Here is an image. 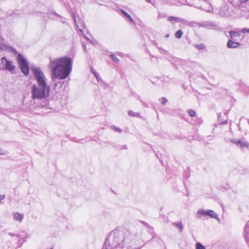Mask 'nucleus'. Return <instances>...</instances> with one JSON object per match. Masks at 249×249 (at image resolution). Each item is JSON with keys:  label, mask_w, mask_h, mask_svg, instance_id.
Instances as JSON below:
<instances>
[{"label": "nucleus", "mask_w": 249, "mask_h": 249, "mask_svg": "<svg viewBox=\"0 0 249 249\" xmlns=\"http://www.w3.org/2000/svg\"><path fill=\"white\" fill-rule=\"evenodd\" d=\"M136 235L126 230L116 229L106 239L102 249H138Z\"/></svg>", "instance_id": "nucleus-1"}, {"label": "nucleus", "mask_w": 249, "mask_h": 249, "mask_svg": "<svg viewBox=\"0 0 249 249\" xmlns=\"http://www.w3.org/2000/svg\"><path fill=\"white\" fill-rule=\"evenodd\" d=\"M72 62L71 58L60 57L51 60L49 67L51 71V77L53 80L56 78L63 80L66 78L72 70Z\"/></svg>", "instance_id": "nucleus-2"}, {"label": "nucleus", "mask_w": 249, "mask_h": 249, "mask_svg": "<svg viewBox=\"0 0 249 249\" xmlns=\"http://www.w3.org/2000/svg\"><path fill=\"white\" fill-rule=\"evenodd\" d=\"M39 86V88H37L35 85H34L33 87L32 97L34 99L43 98L49 94V89L48 88H46V84Z\"/></svg>", "instance_id": "nucleus-3"}, {"label": "nucleus", "mask_w": 249, "mask_h": 249, "mask_svg": "<svg viewBox=\"0 0 249 249\" xmlns=\"http://www.w3.org/2000/svg\"><path fill=\"white\" fill-rule=\"evenodd\" d=\"M17 59L21 71L25 75H29L30 70L29 64L26 59L20 54L18 55Z\"/></svg>", "instance_id": "nucleus-4"}, {"label": "nucleus", "mask_w": 249, "mask_h": 249, "mask_svg": "<svg viewBox=\"0 0 249 249\" xmlns=\"http://www.w3.org/2000/svg\"><path fill=\"white\" fill-rule=\"evenodd\" d=\"M201 216L205 217L209 216L211 218H213L219 220L217 214L213 210H204L203 209L199 210L196 213V217L200 218Z\"/></svg>", "instance_id": "nucleus-5"}, {"label": "nucleus", "mask_w": 249, "mask_h": 249, "mask_svg": "<svg viewBox=\"0 0 249 249\" xmlns=\"http://www.w3.org/2000/svg\"><path fill=\"white\" fill-rule=\"evenodd\" d=\"M1 61L5 70L12 71L15 69V66L13 63L7 59L5 57H2Z\"/></svg>", "instance_id": "nucleus-6"}, {"label": "nucleus", "mask_w": 249, "mask_h": 249, "mask_svg": "<svg viewBox=\"0 0 249 249\" xmlns=\"http://www.w3.org/2000/svg\"><path fill=\"white\" fill-rule=\"evenodd\" d=\"M34 72L39 85L46 84L43 73L40 70L37 69L34 70Z\"/></svg>", "instance_id": "nucleus-7"}, {"label": "nucleus", "mask_w": 249, "mask_h": 249, "mask_svg": "<svg viewBox=\"0 0 249 249\" xmlns=\"http://www.w3.org/2000/svg\"><path fill=\"white\" fill-rule=\"evenodd\" d=\"M243 235L247 244L249 246V221L245 225Z\"/></svg>", "instance_id": "nucleus-8"}, {"label": "nucleus", "mask_w": 249, "mask_h": 249, "mask_svg": "<svg viewBox=\"0 0 249 249\" xmlns=\"http://www.w3.org/2000/svg\"><path fill=\"white\" fill-rule=\"evenodd\" d=\"M240 44L239 42H235L231 40H229L227 43V47L229 48H236L240 46Z\"/></svg>", "instance_id": "nucleus-9"}, {"label": "nucleus", "mask_w": 249, "mask_h": 249, "mask_svg": "<svg viewBox=\"0 0 249 249\" xmlns=\"http://www.w3.org/2000/svg\"><path fill=\"white\" fill-rule=\"evenodd\" d=\"M14 218L15 220L21 222L23 218V215L19 213H14Z\"/></svg>", "instance_id": "nucleus-10"}, {"label": "nucleus", "mask_w": 249, "mask_h": 249, "mask_svg": "<svg viewBox=\"0 0 249 249\" xmlns=\"http://www.w3.org/2000/svg\"><path fill=\"white\" fill-rule=\"evenodd\" d=\"M128 114L129 116H132V117H138V118L141 117V115L139 113L135 112L132 110H130L128 111Z\"/></svg>", "instance_id": "nucleus-11"}, {"label": "nucleus", "mask_w": 249, "mask_h": 249, "mask_svg": "<svg viewBox=\"0 0 249 249\" xmlns=\"http://www.w3.org/2000/svg\"><path fill=\"white\" fill-rule=\"evenodd\" d=\"M121 12L123 14V15H124L125 17H126V18H127L129 19V21L131 22H132V23L134 22L133 19L131 17V16L128 13H127L124 10L121 9Z\"/></svg>", "instance_id": "nucleus-12"}, {"label": "nucleus", "mask_w": 249, "mask_h": 249, "mask_svg": "<svg viewBox=\"0 0 249 249\" xmlns=\"http://www.w3.org/2000/svg\"><path fill=\"white\" fill-rule=\"evenodd\" d=\"M173 225L177 227V228H178L179 230V231L181 232L182 231V229H183V226H182V225L181 224V222H175V223H173Z\"/></svg>", "instance_id": "nucleus-13"}, {"label": "nucleus", "mask_w": 249, "mask_h": 249, "mask_svg": "<svg viewBox=\"0 0 249 249\" xmlns=\"http://www.w3.org/2000/svg\"><path fill=\"white\" fill-rule=\"evenodd\" d=\"M229 34L231 38H233L234 37H239L240 36L239 33L234 31H230Z\"/></svg>", "instance_id": "nucleus-14"}, {"label": "nucleus", "mask_w": 249, "mask_h": 249, "mask_svg": "<svg viewBox=\"0 0 249 249\" xmlns=\"http://www.w3.org/2000/svg\"><path fill=\"white\" fill-rule=\"evenodd\" d=\"M196 249H206L205 247L199 242H197L196 243Z\"/></svg>", "instance_id": "nucleus-15"}, {"label": "nucleus", "mask_w": 249, "mask_h": 249, "mask_svg": "<svg viewBox=\"0 0 249 249\" xmlns=\"http://www.w3.org/2000/svg\"><path fill=\"white\" fill-rule=\"evenodd\" d=\"M183 35V33L181 30H179L175 33V36L177 38H180Z\"/></svg>", "instance_id": "nucleus-16"}, {"label": "nucleus", "mask_w": 249, "mask_h": 249, "mask_svg": "<svg viewBox=\"0 0 249 249\" xmlns=\"http://www.w3.org/2000/svg\"><path fill=\"white\" fill-rule=\"evenodd\" d=\"M168 20L172 22V21H178V18L175 17H169L168 18Z\"/></svg>", "instance_id": "nucleus-17"}, {"label": "nucleus", "mask_w": 249, "mask_h": 249, "mask_svg": "<svg viewBox=\"0 0 249 249\" xmlns=\"http://www.w3.org/2000/svg\"><path fill=\"white\" fill-rule=\"evenodd\" d=\"M187 112L191 117H194L196 115L194 110H187Z\"/></svg>", "instance_id": "nucleus-18"}, {"label": "nucleus", "mask_w": 249, "mask_h": 249, "mask_svg": "<svg viewBox=\"0 0 249 249\" xmlns=\"http://www.w3.org/2000/svg\"><path fill=\"white\" fill-rule=\"evenodd\" d=\"M234 143L236 144H239L241 146V147H243L245 146V144L243 143L241 141L238 140L237 141H233V142Z\"/></svg>", "instance_id": "nucleus-19"}, {"label": "nucleus", "mask_w": 249, "mask_h": 249, "mask_svg": "<svg viewBox=\"0 0 249 249\" xmlns=\"http://www.w3.org/2000/svg\"><path fill=\"white\" fill-rule=\"evenodd\" d=\"M110 57L115 62H118L119 61V60L118 59L116 56L114 54H110Z\"/></svg>", "instance_id": "nucleus-20"}, {"label": "nucleus", "mask_w": 249, "mask_h": 249, "mask_svg": "<svg viewBox=\"0 0 249 249\" xmlns=\"http://www.w3.org/2000/svg\"><path fill=\"white\" fill-rule=\"evenodd\" d=\"M112 127H113V129L114 130H115L116 131H118L119 133H121L122 132V130L121 128H118V127H117L116 126H113Z\"/></svg>", "instance_id": "nucleus-21"}, {"label": "nucleus", "mask_w": 249, "mask_h": 249, "mask_svg": "<svg viewBox=\"0 0 249 249\" xmlns=\"http://www.w3.org/2000/svg\"><path fill=\"white\" fill-rule=\"evenodd\" d=\"M161 100H162L161 101V103L163 105H165L167 103V102H168L167 100L166 99H165V98H162L161 99Z\"/></svg>", "instance_id": "nucleus-22"}, {"label": "nucleus", "mask_w": 249, "mask_h": 249, "mask_svg": "<svg viewBox=\"0 0 249 249\" xmlns=\"http://www.w3.org/2000/svg\"><path fill=\"white\" fill-rule=\"evenodd\" d=\"M5 198L4 195L0 194V202L3 200Z\"/></svg>", "instance_id": "nucleus-23"}, {"label": "nucleus", "mask_w": 249, "mask_h": 249, "mask_svg": "<svg viewBox=\"0 0 249 249\" xmlns=\"http://www.w3.org/2000/svg\"><path fill=\"white\" fill-rule=\"evenodd\" d=\"M6 154V152L4 151L3 150L0 149V155H4Z\"/></svg>", "instance_id": "nucleus-24"}, {"label": "nucleus", "mask_w": 249, "mask_h": 249, "mask_svg": "<svg viewBox=\"0 0 249 249\" xmlns=\"http://www.w3.org/2000/svg\"><path fill=\"white\" fill-rule=\"evenodd\" d=\"M0 113H1V114H6L7 115L6 113L5 112V111H8V110H0Z\"/></svg>", "instance_id": "nucleus-25"}, {"label": "nucleus", "mask_w": 249, "mask_h": 249, "mask_svg": "<svg viewBox=\"0 0 249 249\" xmlns=\"http://www.w3.org/2000/svg\"><path fill=\"white\" fill-rule=\"evenodd\" d=\"M9 235H11V236H16L17 237H19V235L18 234H16L15 233H8Z\"/></svg>", "instance_id": "nucleus-26"}, {"label": "nucleus", "mask_w": 249, "mask_h": 249, "mask_svg": "<svg viewBox=\"0 0 249 249\" xmlns=\"http://www.w3.org/2000/svg\"><path fill=\"white\" fill-rule=\"evenodd\" d=\"M242 32L243 33H245V32L249 33V29H243V30H242Z\"/></svg>", "instance_id": "nucleus-27"}, {"label": "nucleus", "mask_w": 249, "mask_h": 249, "mask_svg": "<svg viewBox=\"0 0 249 249\" xmlns=\"http://www.w3.org/2000/svg\"><path fill=\"white\" fill-rule=\"evenodd\" d=\"M92 71V72L93 73H94V75L95 76V77H96V78H97V74L96 72L94 70H92V71Z\"/></svg>", "instance_id": "nucleus-28"}, {"label": "nucleus", "mask_w": 249, "mask_h": 249, "mask_svg": "<svg viewBox=\"0 0 249 249\" xmlns=\"http://www.w3.org/2000/svg\"><path fill=\"white\" fill-rule=\"evenodd\" d=\"M199 49H203V45H197V47Z\"/></svg>", "instance_id": "nucleus-29"}, {"label": "nucleus", "mask_w": 249, "mask_h": 249, "mask_svg": "<svg viewBox=\"0 0 249 249\" xmlns=\"http://www.w3.org/2000/svg\"><path fill=\"white\" fill-rule=\"evenodd\" d=\"M249 0H240V1L242 3H244V2H247V1H248Z\"/></svg>", "instance_id": "nucleus-30"}, {"label": "nucleus", "mask_w": 249, "mask_h": 249, "mask_svg": "<svg viewBox=\"0 0 249 249\" xmlns=\"http://www.w3.org/2000/svg\"><path fill=\"white\" fill-rule=\"evenodd\" d=\"M124 148H125V149H127V147L125 146H124Z\"/></svg>", "instance_id": "nucleus-31"}, {"label": "nucleus", "mask_w": 249, "mask_h": 249, "mask_svg": "<svg viewBox=\"0 0 249 249\" xmlns=\"http://www.w3.org/2000/svg\"><path fill=\"white\" fill-rule=\"evenodd\" d=\"M124 148H125V149H127V147L125 146H124Z\"/></svg>", "instance_id": "nucleus-32"}, {"label": "nucleus", "mask_w": 249, "mask_h": 249, "mask_svg": "<svg viewBox=\"0 0 249 249\" xmlns=\"http://www.w3.org/2000/svg\"><path fill=\"white\" fill-rule=\"evenodd\" d=\"M51 249H53V248H51Z\"/></svg>", "instance_id": "nucleus-33"}]
</instances>
